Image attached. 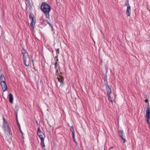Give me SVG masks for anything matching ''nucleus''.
Instances as JSON below:
<instances>
[{"instance_id":"obj_1","label":"nucleus","mask_w":150,"mask_h":150,"mask_svg":"<svg viewBox=\"0 0 150 150\" xmlns=\"http://www.w3.org/2000/svg\"><path fill=\"white\" fill-rule=\"evenodd\" d=\"M41 9L45 15L46 18L49 19V13L51 10L50 6L47 4L42 2L40 7Z\"/></svg>"},{"instance_id":"obj_2","label":"nucleus","mask_w":150,"mask_h":150,"mask_svg":"<svg viewBox=\"0 0 150 150\" xmlns=\"http://www.w3.org/2000/svg\"><path fill=\"white\" fill-rule=\"evenodd\" d=\"M5 80V78L4 75L1 74L0 78V84L4 92L7 90V87Z\"/></svg>"},{"instance_id":"obj_3","label":"nucleus","mask_w":150,"mask_h":150,"mask_svg":"<svg viewBox=\"0 0 150 150\" xmlns=\"http://www.w3.org/2000/svg\"><path fill=\"white\" fill-rule=\"evenodd\" d=\"M146 120L149 124H150V108L149 105L146 108L145 115Z\"/></svg>"},{"instance_id":"obj_4","label":"nucleus","mask_w":150,"mask_h":150,"mask_svg":"<svg viewBox=\"0 0 150 150\" xmlns=\"http://www.w3.org/2000/svg\"><path fill=\"white\" fill-rule=\"evenodd\" d=\"M23 62L25 64L27 67L29 65V57L28 53L23 54Z\"/></svg>"},{"instance_id":"obj_5","label":"nucleus","mask_w":150,"mask_h":150,"mask_svg":"<svg viewBox=\"0 0 150 150\" xmlns=\"http://www.w3.org/2000/svg\"><path fill=\"white\" fill-rule=\"evenodd\" d=\"M3 127L5 131L8 132L9 135L12 136V133L7 122L3 123Z\"/></svg>"},{"instance_id":"obj_6","label":"nucleus","mask_w":150,"mask_h":150,"mask_svg":"<svg viewBox=\"0 0 150 150\" xmlns=\"http://www.w3.org/2000/svg\"><path fill=\"white\" fill-rule=\"evenodd\" d=\"M106 90L108 95H110L112 91L110 86L107 84L106 85Z\"/></svg>"},{"instance_id":"obj_7","label":"nucleus","mask_w":150,"mask_h":150,"mask_svg":"<svg viewBox=\"0 0 150 150\" xmlns=\"http://www.w3.org/2000/svg\"><path fill=\"white\" fill-rule=\"evenodd\" d=\"M37 134L39 137V138H40V140H41L42 139V140L45 139V135L42 132Z\"/></svg>"},{"instance_id":"obj_8","label":"nucleus","mask_w":150,"mask_h":150,"mask_svg":"<svg viewBox=\"0 0 150 150\" xmlns=\"http://www.w3.org/2000/svg\"><path fill=\"white\" fill-rule=\"evenodd\" d=\"M131 9L130 7L127 8L126 13L127 16H129L131 15Z\"/></svg>"},{"instance_id":"obj_9","label":"nucleus","mask_w":150,"mask_h":150,"mask_svg":"<svg viewBox=\"0 0 150 150\" xmlns=\"http://www.w3.org/2000/svg\"><path fill=\"white\" fill-rule=\"evenodd\" d=\"M13 98L12 94L11 93H10L9 94V101L11 103H13Z\"/></svg>"},{"instance_id":"obj_10","label":"nucleus","mask_w":150,"mask_h":150,"mask_svg":"<svg viewBox=\"0 0 150 150\" xmlns=\"http://www.w3.org/2000/svg\"><path fill=\"white\" fill-rule=\"evenodd\" d=\"M35 22L34 20H31V22L30 23V25L31 27L32 28V29H33L35 25Z\"/></svg>"},{"instance_id":"obj_11","label":"nucleus","mask_w":150,"mask_h":150,"mask_svg":"<svg viewBox=\"0 0 150 150\" xmlns=\"http://www.w3.org/2000/svg\"><path fill=\"white\" fill-rule=\"evenodd\" d=\"M57 79H58V81H59L60 83H61L60 85H63V80H64V78L63 77H60V78H58Z\"/></svg>"},{"instance_id":"obj_12","label":"nucleus","mask_w":150,"mask_h":150,"mask_svg":"<svg viewBox=\"0 0 150 150\" xmlns=\"http://www.w3.org/2000/svg\"><path fill=\"white\" fill-rule=\"evenodd\" d=\"M41 140L40 145L42 148L45 147V145L44 143V139H42Z\"/></svg>"},{"instance_id":"obj_13","label":"nucleus","mask_w":150,"mask_h":150,"mask_svg":"<svg viewBox=\"0 0 150 150\" xmlns=\"http://www.w3.org/2000/svg\"><path fill=\"white\" fill-rule=\"evenodd\" d=\"M70 130L71 132L72 135H73V134L75 135L74 133V127L73 126H71L70 127Z\"/></svg>"},{"instance_id":"obj_14","label":"nucleus","mask_w":150,"mask_h":150,"mask_svg":"<svg viewBox=\"0 0 150 150\" xmlns=\"http://www.w3.org/2000/svg\"><path fill=\"white\" fill-rule=\"evenodd\" d=\"M29 18L30 19H31V20H34V15L32 13H30Z\"/></svg>"},{"instance_id":"obj_15","label":"nucleus","mask_w":150,"mask_h":150,"mask_svg":"<svg viewBox=\"0 0 150 150\" xmlns=\"http://www.w3.org/2000/svg\"><path fill=\"white\" fill-rule=\"evenodd\" d=\"M107 97L108 98V100L109 101V102H111L112 103V104L113 102L112 101L111 99V97L110 96V95H107Z\"/></svg>"},{"instance_id":"obj_16","label":"nucleus","mask_w":150,"mask_h":150,"mask_svg":"<svg viewBox=\"0 0 150 150\" xmlns=\"http://www.w3.org/2000/svg\"><path fill=\"white\" fill-rule=\"evenodd\" d=\"M21 53L23 54H25L27 53V52H26V51L25 49L23 48H22L21 50Z\"/></svg>"},{"instance_id":"obj_17","label":"nucleus","mask_w":150,"mask_h":150,"mask_svg":"<svg viewBox=\"0 0 150 150\" xmlns=\"http://www.w3.org/2000/svg\"><path fill=\"white\" fill-rule=\"evenodd\" d=\"M119 134L120 137L123 135V131L122 130H119Z\"/></svg>"},{"instance_id":"obj_18","label":"nucleus","mask_w":150,"mask_h":150,"mask_svg":"<svg viewBox=\"0 0 150 150\" xmlns=\"http://www.w3.org/2000/svg\"><path fill=\"white\" fill-rule=\"evenodd\" d=\"M125 5L127 6V8L130 7V5L129 3L128 0H126L125 3Z\"/></svg>"},{"instance_id":"obj_19","label":"nucleus","mask_w":150,"mask_h":150,"mask_svg":"<svg viewBox=\"0 0 150 150\" xmlns=\"http://www.w3.org/2000/svg\"><path fill=\"white\" fill-rule=\"evenodd\" d=\"M55 67L54 68H55V69L57 70V71H58V69H57V66H59V64L57 62H56L55 63Z\"/></svg>"},{"instance_id":"obj_20","label":"nucleus","mask_w":150,"mask_h":150,"mask_svg":"<svg viewBox=\"0 0 150 150\" xmlns=\"http://www.w3.org/2000/svg\"><path fill=\"white\" fill-rule=\"evenodd\" d=\"M17 124H18V127L19 128V130H20V131L21 132V133L22 134H23V132H22V130H21V127H20V124L18 122Z\"/></svg>"},{"instance_id":"obj_21","label":"nucleus","mask_w":150,"mask_h":150,"mask_svg":"<svg viewBox=\"0 0 150 150\" xmlns=\"http://www.w3.org/2000/svg\"><path fill=\"white\" fill-rule=\"evenodd\" d=\"M72 138H73V140L74 142L76 144H77V143L76 141V140L75 139V135L73 134V135H72Z\"/></svg>"},{"instance_id":"obj_22","label":"nucleus","mask_w":150,"mask_h":150,"mask_svg":"<svg viewBox=\"0 0 150 150\" xmlns=\"http://www.w3.org/2000/svg\"><path fill=\"white\" fill-rule=\"evenodd\" d=\"M56 49V54H57V56L58 55V54H59V48H57Z\"/></svg>"},{"instance_id":"obj_23","label":"nucleus","mask_w":150,"mask_h":150,"mask_svg":"<svg viewBox=\"0 0 150 150\" xmlns=\"http://www.w3.org/2000/svg\"><path fill=\"white\" fill-rule=\"evenodd\" d=\"M45 21L49 25L51 28H52V26H53L51 25V24L48 21L45 20Z\"/></svg>"},{"instance_id":"obj_24","label":"nucleus","mask_w":150,"mask_h":150,"mask_svg":"<svg viewBox=\"0 0 150 150\" xmlns=\"http://www.w3.org/2000/svg\"><path fill=\"white\" fill-rule=\"evenodd\" d=\"M41 132H42L40 129V127H39L38 128V129L37 130V134H38L40 133H41Z\"/></svg>"},{"instance_id":"obj_25","label":"nucleus","mask_w":150,"mask_h":150,"mask_svg":"<svg viewBox=\"0 0 150 150\" xmlns=\"http://www.w3.org/2000/svg\"><path fill=\"white\" fill-rule=\"evenodd\" d=\"M122 139L123 140L124 143H125L126 141V140L125 137L124 138H123Z\"/></svg>"},{"instance_id":"obj_26","label":"nucleus","mask_w":150,"mask_h":150,"mask_svg":"<svg viewBox=\"0 0 150 150\" xmlns=\"http://www.w3.org/2000/svg\"><path fill=\"white\" fill-rule=\"evenodd\" d=\"M3 123L7 122L5 120L4 117L3 118Z\"/></svg>"},{"instance_id":"obj_27","label":"nucleus","mask_w":150,"mask_h":150,"mask_svg":"<svg viewBox=\"0 0 150 150\" xmlns=\"http://www.w3.org/2000/svg\"><path fill=\"white\" fill-rule=\"evenodd\" d=\"M144 101H145V102L147 103L148 101V100L147 99H146Z\"/></svg>"},{"instance_id":"obj_28","label":"nucleus","mask_w":150,"mask_h":150,"mask_svg":"<svg viewBox=\"0 0 150 150\" xmlns=\"http://www.w3.org/2000/svg\"><path fill=\"white\" fill-rule=\"evenodd\" d=\"M124 136H123V135H122V136H120V137H121V139H122L123 138H124Z\"/></svg>"},{"instance_id":"obj_29","label":"nucleus","mask_w":150,"mask_h":150,"mask_svg":"<svg viewBox=\"0 0 150 150\" xmlns=\"http://www.w3.org/2000/svg\"><path fill=\"white\" fill-rule=\"evenodd\" d=\"M51 28L52 29V30L53 31L54 30V28H53V26H52V28Z\"/></svg>"}]
</instances>
